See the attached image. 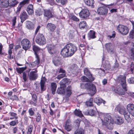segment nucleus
I'll use <instances>...</instances> for the list:
<instances>
[{
	"instance_id": "nucleus-47",
	"label": "nucleus",
	"mask_w": 134,
	"mask_h": 134,
	"mask_svg": "<svg viewBox=\"0 0 134 134\" xmlns=\"http://www.w3.org/2000/svg\"><path fill=\"white\" fill-rule=\"evenodd\" d=\"M29 0H24L20 3L19 5H21L22 6L24 5L27 4L29 3Z\"/></svg>"
},
{
	"instance_id": "nucleus-13",
	"label": "nucleus",
	"mask_w": 134,
	"mask_h": 134,
	"mask_svg": "<svg viewBox=\"0 0 134 134\" xmlns=\"http://www.w3.org/2000/svg\"><path fill=\"white\" fill-rule=\"evenodd\" d=\"M36 60L34 62L32 63L26 62V64L29 65L30 68H33L36 66H38V65L40 63V59L39 57H36Z\"/></svg>"
},
{
	"instance_id": "nucleus-2",
	"label": "nucleus",
	"mask_w": 134,
	"mask_h": 134,
	"mask_svg": "<svg viewBox=\"0 0 134 134\" xmlns=\"http://www.w3.org/2000/svg\"><path fill=\"white\" fill-rule=\"evenodd\" d=\"M126 77L123 75H119L118 77V80L121 82L120 83L123 89H121L119 86H118L114 90L115 92L120 95H124L125 91H127L126 82Z\"/></svg>"
},
{
	"instance_id": "nucleus-27",
	"label": "nucleus",
	"mask_w": 134,
	"mask_h": 134,
	"mask_svg": "<svg viewBox=\"0 0 134 134\" xmlns=\"http://www.w3.org/2000/svg\"><path fill=\"white\" fill-rule=\"evenodd\" d=\"M33 50L34 52L35 57H39L38 55L37 54V53L40 50V48L38 46L34 45L33 46Z\"/></svg>"
},
{
	"instance_id": "nucleus-38",
	"label": "nucleus",
	"mask_w": 134,
	"mask_h": 134,
	"mask_svg": "<svg viewBox=\"0 0 134 134\" xmlns=\"http://www.w3.org/2000/svg\"><path fill=\"white\" fill-rule=\"evenodd\" d=\"M94 102L98 105H99L102 103V99L99 97H96L94 99Z\"/></svg>"
},
{
	"instance_id": "nucleus-17",
	"label": "nucleus",
	"mask_w": 134,
	"mask_h": 134,
	"mask_svg": "<svg viewBox=\"0 0 134 134\" xmlns=\"http://www.w3.org/2000/svg\"><path fill=\"white\" fill-rule=\"evenodd\" d=\"M127 109L131 114L134 116V104H128L127 106Z\"/></svg>"
},
{
	"instance_id": "nucleus-7",
	"label": "nucleus",
	"mask_w": 134,
	"mask_h": 134,
	"mask_svg": "<svg viewBox=\"0 0 134 134\" xmlns=\"http://www.w3.org/2000/svg\"><path fill=\"white\" fill-rule=\"evenodd\" d=\"M87 89L88 94L91 96H93L97 92L96 86L92 83H89Z\"/></svg>"
},
{
	"instance_id": "nucleus-50",
	"label": "nucleus",
	"mask_w": 134,
	"mask_h": 134,
	"mask_svg": "<svg viewBox=\"0 0 134 134\" xmlns=\"http://www.w3.org/2000/svg\"><path fill=\"white\" fill-rule=\"evenodd\" d=\"M32 98L33 101L37 102V98L35 94H32Z\"/></svg>"
},
{
	"instance_id": "nucleus-8",
	"label": "nucleus",
	"mask_w": 134,
	"mask_h": 134,
	"mask_svg": "<svg viewBox=\"0 0 134 134\" xmlns=\"http://www.w3.org/2000/svg\"><path fill=\"white\" fill-rule=\"evenodd\" d=\"M119 32L122 35H125L129 32V29L126 26L122 25H119L117 27Z\"/></svg>"
},
{
	"instance_id": "nucleus-21",
	"label": "nucleus",
	"mask_w": 134,
	"mask_h": 134,
	"mask_svg": "<svg viewBox=\"0 0 134 134\" xmlns=\"http://www.w3.org/2000/svg\"><path fill=\"white\" fill-rule=\"evenodd\" d=\"M61 60V58L60 57H55L53 59V62L55 66H58L60 64V62Z\"/></svg>"
},
{
	"instance_id": "nucleus-40",
	"label": "nucleus",
	"mask_w": 134,
	"mask_h": 134,
	"mask_svg": "<svg viewBox=\"0 0 134 134\" xmlns=\"http://www.w3.org/2000/svg\"><path fill=\"white\" fill-rule=\"evenodd\" d=\"M43 12V10L41 9L40 8H38L35 12L36 15L40 16L41 15Z\"/></svg>"
},
{
	"instance_id": "nucleus-33",
	"label": "nucleus",
	"mask_w": 134,
	"mask_h": 134,
	"mask_svg": "<svg viewBox=\"0 0 134 134\" xmlns=\"http://www.w3.org/2000/svg\"><path fill=\"white\" fill-rule=\"evenodd\" d=\"M26 26L27 28L29 30L32 29L34 27V26L32 23L29 21H27Z\"/></svg>"
},
{
	"instance_id": "nucleus-9",
	"label": "nucleus",
	"mask_w": 134,
	"mask_h": 134,
	"mask_svg": "<svg viewBox=\"0 0 134 134\" xmlns=\"http://www.w3.org/2000/svg\"><path fill=\"white\" fill-rule=\"evenodd\" d=\"M49 53L51 54H54L56 52V47L53 44H48L46 46Z\"/></svg>"
},
{
	"instance_id": "nucleus-16",
	"label": "nucleus",
	"mask_w": 134,
	"mask_h": 134,
	"mask_svg": "<svg viewBox=\"0 0 134 134\" xmlns=\"http://www.w3.org/2000/svg\"><path fill=\"white\" fill-rule=\"evenodd\" d=\"M104 58L103 57L102 58V65L103 67L105 70H109L111 68V66L109 62L108 61H104Z\"/></svg>"
},
{
	"instance_id": "nucleus-62",
	"label": "nucleus",
	"mask_w": 134,
	"mask_h": 134,
	"mask_svg": "<svg viewBox=\"0 0 134 134\" xmlns=\"http://www.w3.org/2000/svg\"><path fill=\"white\" fill-rule=\"evenodd\" d=\"M119 64L117 63V60H116V61L114 64V65L113 66V67L114 68H117L119 67Z\"/></svg>"
},
{
	"instance_id": "nucleus-12",
	"label": "nucleus",
	"mask_w": 134,
	"mask_h": 134,
	"mask_svg": "<svg viewBox=\"0 0 134 134\" xmlns=\"http://www.w3.org/2000/svg\"><path fill=\"white\" fill-rule=\"evenodd\" d=\"M65 129L68 131H71L72 128L71 122L70 119L66 120L64 126Z\"/></svg>"
},
{
	"instance_id": "nucleus-5",
	"label": "nucleus",
	"mask_w": 134,
	"mask_h": 134,
	"mask_svg": "<svg viewBox=\"0 0 134 134\" xmlns=\"http://www.w3.org/2000/svg\"><path fill=\"white\" fill-rule=\"evenodd\" d=\"M35 41L38 44L43 46L46 44V40L43 34L38 33L36 37Z\"/></svg>"
},
{
	"instance_id": "nucleus-23",
	"label": "nucleus",
	"mask_w": 134,
	"mask_h": 134,
	"mask_svg": "<svg viewBox=\"0 0 134 134\" xmlns=\"http://www.w3.org/2000/svg\"><path fill=\"white\" fill-rule=\"evenodd\" d=\"M69 69L71 72L77 71L78 67L76 64H73L69 68Z\"/></svg>"
},
{
	"instance_id": "nucleus-44",
	"label": "nucleus",
	"mask_w": 134,
	"mask_h": 134,
	"mask_svg": "<svg viewBox=\"0 0 134 134\" xmlns=\"http://www.w3.org/2000/svg\"><path fill=\"white\" fill-rule=\"evenodd\" d=\"M84 131L81 129H80L76 130L74 134H84Z\"/></svg>"
},
{
	"instance_id": "nucleus-15",
	"label": "nucleus",
	"mask_w": 134,
	"mask_h": 134,
	"mask_svg": "<svg viewBox=\"0 0 134 134\" xmlns=\"http://www.w3.org/2000/svg\"><path fill=\"white\" fill-rule=\"evenodd\" d=\"M108 9L106 7H101L98 9L97 12L100 15H104L108 13Z\"/></svg>"
},
{
	"instance_id": "nucleus-45",
	"label": "nucleus",
	"mask_w": 134,
	"mask_h": 134,
	"mask_svg": "<svg viewBox=\"0 0 134 134\" xmlns=\"http://www.w3.org/2000/svg\"><path fill=\"white\" fill-rule=\"evenodd\" d=\"M81 79L82 81L84 82H91L92 81H91V80H90V79L89 78L88 79L85 76H83L81 77Z\"/></svg>"
},
{
	"instance_id": "nucleus-34",
	"label": "nucleus",
	"mask_w": 134,
	"mask_h": 134,
	"mask_svg": "<svg viewBox=\"0 0 134 134\" xmlns=\"http://www.w3.org/2000/svg\"><path fill=\"white\" fill-rule=\"evenodd\" d=\"M8 2L10 6H14L18 3L16 0H9Z\"/></svg>"
},
{
	"instance_id": "nucleus-52",
	"label": "nucleus",
	"mask_w": 134,
	"mask_h": 134,
	"mask_svg": "<svg viewBox=\"0 0 134 134\" xmlns=\"http://www.w3.org/2000/svg\"><path fill=\"white\" fill-rule=\"evenodd\" d=\"M22 75L23 78L24 82H26L27 78L26 74L25 72H24L23 73Z\"/></svg>"
},
{
	"instance_id": "nucleus-10",
	"label": "nucleus",
	"mask_w": 134,
	"mask_h": 134,
	"mask_svg": "<svg viewBox=\"0 0 134 134\" xmlns=\"http://www.w3.org/2000/svg\"><path fill=\"white\" fill-rule=\"evenodd\" d=\"M79 14L81 18H85L89 16L90 13L88 9L87 8H85L82 10L79 13Z\"/></svg>"
},
{
	"instance_id": "nucleus-14",
	"label": "nucleus",
	"mask_w": 134,
	"mask_h": 134,
	"mask_svg": "<svg viewBox=\"0 0 134 134\" xmlns=\"http://www.w3.org/2000/svg\"><path fill=\"white\" fill-rule=\"evenodd\" d=\"M43 12L44 16L48 19H50L53 17V13L50 10L44 9Z\"/></svg>"
},
{
	"instance_id": "nucleus-25",
	"label": "nucleus",
	"mask_w": 134,
	"mask_h": 134,
	"mask_svg": "<svg viewBox=\"0 0 134 134\" xmlns=\"http://www.w3.org/2000/svg\"><path fill=\"white\" fill-rule=\"evenodd\" d=\"M20 18L21 20V22H23L28 18V16L26 12H23L20 15Z\"/></svg>"
},
{
	"instance_id": "nucleus-60",
	"label": "nucleus",
	"mask_w": 134,
	"mask_h": 134,
	"mask_svg": "<svg viewBox=\"0 0 134 134\" xmlns=\"http://www.w3.org/2000/svg\"><path fill=\"white\" fill-rule=\"evenodd\" d=\"M71 18L72 19L76 21H78L79 20V19L74 15L71 16Z\"/></svg>"
},
{
	"instance_id": "nucleus-51",
	"label": "nucleus",
	"mask_w": 134,
	"mask_h": 134,
	"mask_svg": "<svg viewBox=\"0 0 134 134\" xmlns=\"http://www.w3.org/2000/svg\"><path fill=\"white\" fill-rule=\"evenodd\" d=\"M37 116H36V121L39 122L41 120V115L38 113L37 114Z\"/></svg>"
},
{
	"instance_id": "nucleus-24",
	"label": "nucleus",
	"mask_w": 134,
	"mask_h": 134,
	"mask_svg": "<svg viewBox=\"0 0 134 134\" xmlns=\"http://www.w3.org/2000/svg\"><path fill=\"white\" fill-rule=\"evenodd\" d=\"M84 2L87 5L91 6L92 8L94 7L93 4L94 1V0H84Z\"/></svg>"
},
{
	"instance_id": "nucleus-11",
	"label": "nucleus",
	"mask_w": 134,
	"mask_h": 134,
	"mask_svg": "<svg viewBox=\"0 0 134 134\" xmlns=\"http://www.w3.org/2000/svg\"><path fill=\"white\" fill-rule=\"evenodd\" d=\"M33 70H34V71H31L28 75L29 79L31 81L35 80L38 77V75L37 74V70L34 69Z\"/></svg>"
},
{
	"instance_id": "nucleus-54",
	"label": "nucleus",
	"mask_w": 134,
	"mask_h": 134,
	"mask_svg": "<svg viewBox=\"0 0 134 134\" xmlns=\"http://www.w3.org/2000/svg\"><path fill=\"white\" fill-rule=\"evenodd\" d=\"M10 115L11 116L14 117L15 119H16L18 118V116H16L17 114L15 113L14 112H10Z\"/></svg>"
},
{
	"instance_id": "nucleus-3",
	"label": "nucleus",
	"mask_w": 134,
	"mask_h": 134,
	"mask_svg": "<svg viewBox=\"0 0 134 134\" xmlns=\"http://www.w3.org/2000/svg\"><path fill=\"white\" fill-rule=\"evenodd\" d=\"M100 118L102 121V125L108 129H110V124L114 123V120L111 116L109 114L100 113L99 114Z\"/></svg>"
},
{
	"instance_id": "nucleus-30",
	"label": "nucleus",
	"mask_w": 134,
	"mask_h": 134,
	"mask_svg": "<svg viewBox=\"0 0 134 134\" xmlns=\"http://www.w3.org/2000/svg\"><path fill=\"white\" fill-rule=\"evenodd\" d=\"M72 93L71 86H69L67 88L66 92V97H70Z\"/></svg>"
},
{
	"instance_id": "nucleus-41",
	"label": "nucleus",
	"mask_w": 134,
	"mask_h": 134,
	"mask_svg": "<svg viewBox=\"0 0 134 134\" xmlns=\"http://www.w3.org/2000/svg\"><path fill=\"white\" fill-rule=\"evenodd\" d=\"M87 114L91 116L94 115L96 113V112L93 109L88 110L87 111Z\"/></svg>"
},
{
	"instance_id": "nucleus-22",
	"label": "nucleus",
	"mask_w": 134,
	"mask_h": 134,
	"mask_svg": "<svg viewBox=\"0 0 134 134\" xmlns=\"http://www.w3.org/2000/svg\"><path fill=\"white\" fill-rule=\"evenodd\" d=\"M13 44H10L9 45V49L8 51L9 56L8 57L9 59H13L14 58L13 56L11 55L12 52V49H13Z\"/></svg>"
},
{
	"instance_id": "nucleus-46",
	"label": "nucleus",
	"mask_w": 134,
	"mask_h": 134,
	"mask_svg": "<svg viewBox=\"0 0 134 134\" xmlns=\"http://www.w3.org/2000/svg\"><path fill=\"white\" fill-rule=\"evenodd\" d=\"M89 83H82L80 84V87L82 88H86L87 89Z\"/></svg>"
},
{
	"instance_id": "nucleus-37",
	"label": "nucleus",
	"mask_w": 134,
	"mask_h": 134,
	"mask_svg": "<svg viewBox=\"0 0 134 134\" xmlns=\"http://www.w3.org/2000/svg\"><path fill=\"white\" fill-rule=\"evenodd\" d=\"M93 99L92 98H90L86 102V105L87 107L93 106Z\"/></svg>"
},
{
	"instance_id": "nucleus-48",
	"label": "nucleus",
	"mask_w": 134,
	"mask_h": 134,
	"mask_svg": "<svg viewBox=\"0 0 134 134\" xmlns=\"http://www.w3.org/2000/svg\"><path fill=\"white\" fill-rule=\"evenodd\" d=\"M28 111L29 115L30 116H32L34 115L35 113L32 108H30L28 110Z\"/></svg>"
},
{
	"instance_id": "nucleus-57",
	"label": "nucleus",
	"mask_w": 134,
	"mask_h": 134,
	"mask_svg": "<svg viewBox=\"0 0 134 134\" xmlns=\"http://www.w3.org/2000/svg\"><path fill=\"white\" fill-rule=\"evenodd\" d=\"M65 76V74H60L57 77L58 79H60L64 77Z\"/></svg>"
},
{
	"instance_id": "nucleus-63",
	"label": "nucleus",
	"mask_w": 134,
	"mask_h": 134,
	"mask_svg": "<svg viewBox=\"0 0 134 134\" xmlns=\"http://www.w3.org/2000/svg\"><path fill=\"white\" fill-rule=\"evenodd\" d=\"M33 128V126L32 125H30L28 127V131L32 132Z\"/></svg>"
},
{
	"instance_id": "nucleus-56",
	"label": "nucleus",
	"mask_w": 134,
	"mask_h": 134,
	"mask_svg": "<svg viewBox=\"0 0 134 134\" xmlns=\"http://www.w3.org/2000/svg\"><path fill=\"white\" fill-rule=\"evenodd\" d=\"M81 121V120L80 119H77L75 121V122L76 123V126L79 127Z\"/></svg>"
},
{
	"instance_id": "nucleus-64",
	"label": "nucleus",
	"mask_w": 134,
	"mask_h": 134,
	"mask_svg": "<svg viewBox=\"0 0 134 134\" xmlns=\"http://www.w3.org/2000/svg\"><path fill=\"white\" fill-rule=\"evenodd\" d=\"M127 134H134V128L130 130Z\"/></svg>"
},
{
	"instance_id": "nucleus-42",
	"label": "nucleus",
	"mask_w": 134,
	"mask_h": 134,
	"mask_svg": "<svg viewBox=\"0 0 134 134\" xmlns=\"http://www.w3.org/2000/svg\"><path fill=\"white\" fill-rule=\"evenodd\" d=\"M26 69V67L19 68H16V70L18 73L21 74V73H23L24 72L23 71L25 70Z\"/></svg>"
},
{
	"instance_id": "nucleus-32",
	"label": "nucleus",
	"mask_w": 134,
	"mask_h": 134,
	"mask_svg": "<svg viewBox=\"0 0 134 134\" xmlns=\"http://www.w3.org/2000/svg\"><path fill=\"white\" fill-rule=\"evenodd\" d=\"M57 92L58 94L64 95L65 93V88L60 87L58 88L57 91Z\"/></svg>"
},
{
	"instance_id": "nucleus-20",
	"label": "nucleus",
	"mask_w": 134,
	"mask_h": 134,
	"mask_svg": "<svg viewBox=\"0 0 134 134\" xmlns=\"http://www.w3.org/2000/svg\"><path fill=\"white\" fill-rule=\"evenodd\" d=\"M56 28L55 25L51 23H48L46 25L47 29L51 32H53L55 30Z\"/></svg>"
},
{
	"instance_id": "nucleus-6",
	"label": "nucleus",
	"mask_w": 134,
	"mask_h": 134,
	"mask_svg": "<svg viewBox=\"0 0 134 134\" xmlns=\"http://www.w3.org/2000/svg\"><path fill=\"white\" fill-rule=\"evenodd\" d=\"M21 45L22 48L26 51L30 48L31 46L30 41L27 38H24L21 42Z\"/></svg>"
},
{
	"instance_id": "nucleus-49",
	"label": "nucleus",
	"mask_w": 134,
	"mask_h": 134,
	"mask_svg": "<svg viewBox=\"0 0 134 134\" xmlns=\"http://www.w3.org/2000/svg\"><path fill=\"white\" fill-rule=\"evenodd\" d=\"M45 83H40V86L42 92L44 91L46 89Z\"/></svg>"
},
{
	"instance_id": "nucleus-28",
	"label": "nucleus",
	"mask_w": 134,
	"mask_h": 134,
	"mask_svg": "<svg viewBox=\"0 0 134 134\" xmlns=\"http://www.w3.org/2000/svg\"><path fill=\"white\" fill-rule=\"evenodd\" d=\"M27 11L29 14L31 15L33 13V6L32 5L30 4L28 6Z\"/></svg>"
},
{
	"instance_id": "nucleus-1",
	"label": "nucleus",
	"mask_w": 134,
	"mask_h": 134,
	"mask_svg": "<svg viewBox=\"0 0 134 134\" xmlns=\"http://www.w3.org/2000/svg\"><path fill=\"white\" fill-rule=\"evenodd\" d=\"M77 50V47L76 45L70 43L64 46L61 50L60 53L64 57H69L73 55Z\"/></svg>"
},
{
	"instance_id": "nucleus-53",
	"label": "nucleus",
	"mask_w": 134,
	"mask_h": 134,
	"mask_svg": "<svg viewBox=\"0 0 134 134\" xmlns=\"http://www.w3.org/2000/svg\"><path fill=\"white\" fill-rule=\"evenodd\" d=\"M29 102L30 104L33 105L34 106H36L37 105V102L34 101L32 100H30L29 101Z\"/></svg>"
},
{
	"instance_id": "nucleus-58",
	"label": "nucleus",
	"mask_w": 134,
	"mask_h": 134,
	"mask_svg": "<svg viewBox=\"0 0 134 134\" xmlns=\"http://www.w3.org/2000/svg\"><path fill=\"white\" fill-rule=\"evenodd\" d=\"M56 1L58 3H60L62 4H64L66 2L67 0H56Z\"/></svg>"
},
{
	"instance_id": "nucleus-61",
	"label": "nucleus",
	"mask_w": 134,
	"mask_h": 134,
	"mask_svg": "<svg viewBox=\"0 0 134 134\" xmlns=\"http://www.w3.org/2000/svg\"><path fill=\"white\" fill-rule=\"evenodd\" d=\"M129 34L130 37L132 38H133L134 37V29H133V30L130 32Z\"/></svg>"
},
{
	"instance_id": "nucleus-4",
	"label": "nucleus",
	"mask_w": 134,
	"mask_h": 134,
	"mask_svg": "<svg viewBox=\"0 0 134 134\" xmlns=\"http://www.w3.org/2000/svg\"><path fill=\"white\" fill-rule=\"evenodd\" d=\"M116 109L120 114L124 115L126 120H129L130 119L129 113L126 111V109L124 107L119 105L117 106Z\"/></svg>"
},
{
	"instance_id": "nucleus-18",
	"label": "nucleus",
	"mask_w": 134,
	"mask_h": 134,
	"mask_svg": "<svg viewBox=\"0 0 134 134\" xmlns=\"http://www.w3.org/2000/svg\"><path fill=\"white\" fill-rule=\"evenodd\" d=\"M84 72L85 74L88 77L91 81H93L94 80V78L92 77V74L87 68H85L84 69Z\"/></svg>"
},
{
	"instance_id": "nucleus-31",
	"label": "nucleus",
	"mask_w": 134,
	"mask_h": 134,
	"mask_svg": "<svg viewBox=\"0 0 134 134\" xmlns=\"http://www.w3.org/2000/svg\"><path fill=\"white\" fill-rule=\"evenodd\" d=\"M124 122V120L121 117L118 116L116 118L115 121V123L118 125H121Z\"/></svg>"
},
{
	"instance_id": "nucleus-55",
	"label": "nucleus",
	"mask_w": 134,
	"mask_h": 134,
	"mask_svg": "<svg viewBox=\"0 0 134 134\" xmlns=\"http://www.w3.org/2000/svg\"><path fill=\"white\" fill-rule=\"evenodd\" d=\"M59 84L60 85V87L64 88H65L66 85L64 82L62 80L60 81L59 82Z\"/></svg>"
},
{
	"instance_id": "nucleus-26",
	"label": "nucleus",
	"mask_w": 134,
	"mask_h": 134,
	"mask_svg": "<svg viewBox=\"0 0 134 134\" xmlns=\"http://www.w3.org/2000/svg\"><path fill=\"white\" fill-rule=\"evenodd\" d=\"M51 85L52 93L54 94L57 87V84L54 82H52L51 83Z\"/></svg>"
},
{
	"instance_id": "nucleus-29",
	"label": "nucleus",
	"mask_w": 134,
	"mask_h": 134,
	"mask_svg": "<svg viewBox=\"0 0 134 134\" xmlns=\"http://www.w3.org/2000/svg\"><path fill=\"white\" fill-rule=\"evenodd\" d=\"M96 32L93 30H90L89 32L88 37L90 39H94L96 37Z\"/></svg>"
},
{
	"instance_id": "nucleus-36",
	"label": "nucleus",
	"mask_w": 134,
	"mask_h": 134,
	"mask_svg": "<svg viewBox=\"0 0 134 134\" xmlns=\"http://www.w3.org/2000/svg\"><path fill=\"white\" fill-rule=\"evenodd\" d=\"M74 113L75 115L79 116L80 117H82L83 116L81 111L79 110L75 109L74 111Z\"/></svg>"
},
{
	"instance_id": "nucleus-39",
	"label": "nucleus",
	"mask_w": 134,
	"mask_h": 134,
	"mask_svg": "<svg viewBox=\"0 0 134 134\" xmlns=\"http://www.w3.org/2000/svg\"><path fill=\"white\" fill-rule=\"evenodd\" d=\"M86 23L85 21H83L81 22L79 24V27L81 29H83L85 28Z\"/></svg>"
},
{
	"instance_id": "nucleus-35",
	"label": "nucleus",
	"mask_w": 134,
	"mask_h": 134,
	"mask_svg": "<svg viewBox=\"0 0 134 134\" xmlns=\"http://www.w3.org/2000/svg\"><path fill=\"white\" fill-rule=\"evenodd\" d=\"M1 2L2 5L4 7L7 8L9 6L8 1L6 0H1Z\"/></svg>"
},
{
	"instance_id": "nucleus-59",
	"label": "nucleus",
	"mask_w": 134,
	"mask_h": 134,
	"mask_svg": "<svg viewBox=\"0 0 134 134\" xmlns=\"http://www.w3.org/2000/svg\"><path fill=\"white\" fill-rule=\"evenodd\" d=\"M128 82L130 83H134V78L131 77L128 80Z\"/></svg>"
},
{
	"instance_id": "nucleus-43",
	"label": "nucleus",
	"mask_w": 134,
	"mask_h": 134,
	"mask_svg": "<svg viewBox=\"0 0 134 134\" xmlns=\"http://www.w3.org/2000/svg\"><path fill=\"white\" fill-rule=\"evenodd\" d=\"M132 45L133 47L131 49V53L130 57L132 59L134 60V43H132Z\"/></svg>"
},
{
	"instance_id": "nucleus-19",
	"label": "nucleus",
	"mask_w": 134,
	"mask_h": 134,
	"mask_svg": "<svg viewBox=\"0 0 134 134\" xmlns=\"http://www.w3.org/2000/svg\"><path fill=\"white\" fill-rule=\"evenodd\" d=\"M105 47L108 52L110 53H113V46L111 43H106L105 44Z\"/></svg>"
}]
</instances>
